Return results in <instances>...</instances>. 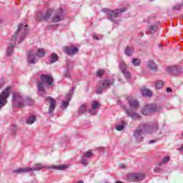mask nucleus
Listing matches in <instances>:
<instances>
[{"instance_id":"obj_1","label":"nucleus","mask_w":183,"mask_h":183,"mask_svg":"<svg viewBox=\"0 0 183 183\" xmlns=\"http://www.w3.org/2000/svg\"><path fill=\"white\" fill-rule=\"evenodd\" d=\"M153 129V132H155L158 131V123H154L152 126L149 124H142L139 126L137 129L134 132V137L136 138L137 142H142L144 141V137H142V134L147 132V131L149 134H152L151 130Z\"/></svg>"},{"instance_id":"obj_2","label":"nucleus","mask_w":183,"mask_h":183,"mask_svg":"<svg viewBox=\"0 0 183 183\" xmlns=\"http://www.w3.org/2000/svg\"><path fill=\"white\" fill-rule=\"evenodd\" d=\"M12 105L14 108H23L25 105H34V100L31 98H25L19 92L12 93Z\"/></svg>"},{"instance_id":"obj_3","label":"nucleus","mask_w":183,"mask_h":183,"mask_svg":"<svg viewBox=\"0 0 183 183\" xmlns=\"http://www.w3.org/2000/svg\"><path fill=\"white\" fill-rule=\"evenodd\" d=\"M41 81L37 83V88L39 95L40 97H45L46 92L45 91V87L51 86L54 82V79L52 76L47 74H41Z\"/></svg>"},{"instance_id":"obj_4","label":"nucleus","mask_w":183,"mask_h":183,"mask_svg":"<svg viewBox=\"0 0 183 183\" xmlns=\"http://www.w3.org/2000/svg\"><path fill=\"white\" fill-rule=\"evenodd\" d=\"M22 28H24V24H20L18 26V29L15 34L11 36L10 39V43L9 44V46L7 48V55L8 56H11L12 55V52H14V46H15V44H16V38L18 37V35H19V33L22 30Z\"/></svg>"},{"instance_id":"obj_5","label":"nucleus","mask_w":183,"mask_h":183,"mask_svg":"<svg viewBox=\"0 0 183 183\" xmlns=\"http://www.w3.org/2000/svg\"><path fill=\"white\" fill-rule=\"evenodd\" d=\"M42 58V56H45V50L44 49H38L37 50H31L29 52V64H35L36 61V57Z\"/></svg>"},{"instance_id":"obj_6","label":"nucleus","mask_w":183,"mask_h":183,"mask_svg":"<svg viewBox=\"0 0 183 183\" xmlns=\"http://www.w3.org/2000/svg\"><path fill=\"white\" fill-rule=\"evenodd\" d=\"M162 107L161 106H157V104H147L144 106L142 111L143 115H151L152 112H161Z\"/></svg>"},{"instance_id":"obj_7","label":"nucleus","mask_w":183,"mask_h":183,"mask_svg":"<svg viewBox=\"0 0 183 183\" xmlns=\"http://www.w3.org/2000/svg\"><path fill=\"white\" fill-rule=\"evenodd\" d=\"M104 14H107L109 19L110 21H114V18H118L121 15V14L127 11V8H123L120 9H116V10H109L108 9H104L102 10Z\"/></svg>"},{"instance_id":"obj_8","label":"nucleus","mask_w":183,"mask_h":183,"mask_svg":"<svg viewBox=\"0 0 183 183\" xmlns=\"http://www.w3.org/2000/svg\"><path fill=\"white\" fill-rule=\"evenodd\" d=\"M100 84L102 85V87L98 86V88L97 89V94H102L103 89H107V88H109V86H111V85H114V79L107 78V79H103L100 82Z\"/></svg>"},{"instance_id":"obj_9","label":"nucleus","mask_w":183,"mask_h":183,"mask_svg":"<svg viewBox=\"0 0 183 183\" xmlns=\"http://www.w3.org/2000/svg\"><path fill=\"white\" fill-rule=\"evenodd\" d=\"M9 94H11V86H8L4 91L0 94V109L2 107H5L8 101H6V98L9 97Z\"/></svg>"},{"instance_id":"obj_10","label":"nucleus","mask_w":183,"mask_h":183,"mask_svg":"<svg viewBox=\"0 0 183 183\" xmlns=\"http://www.w3.org/2000/svg\"><path fill=\"white\" fill-rule=\"evenodd\" d=\"M54 12V9H49L46 10L45 13L40 12L36 17V21H47L49 18H51V15H52Z\"/></svg>"},{"instance_id":"obj_11","label":"nucleus","mask_w":183,"mask_h":183,"mask_svg":"<svg viewBox=\"0 0 183 183\" xmlns=\"http://www.w3.org/2000/svg\"><path fill=\"white\" fill-rule=\"evenodd\" d=\"M145 178V175L142 173L139 174H129L127 175V179L128 181H130V182H138L139 181H142Z\"/></svg>"},{"instance_id":"obj_12","label":"nucleus","mask_w":183,"mask_h":183,"mask_svg":"<svg viewBox=\"0 0 183 183\" xmlns=\"http://www.w3.org/2000/svg\"><path fill=\"white\" fill-rule=\"evenodd\" d=\"M169 75H179L182 72V67L179 66H172L167 67L166 69Z\"/></svg>"},{"instance_id":"obj_13","label":"nucleus","mask_w":183,"mask_h":183,"mask_svg":"<svg viewBox=\"0 0 183 183\" xmlns=\"http://www.w3.org/2000/svg\"><path fill=\"white\" fill-rule=\"evenodd\" d=\"M46 101L47 102H50V106L49 108V114L52 117H54L52 114L54 113V111H55V107H56V101L51 97L46 98Z\"/></svg>"},{"instance_id":"obj_14","label":"nucleus","mask_w":183,"mask_h":183,"mask_svg":"<svg viewBox=\"0 0 183 183\" xmlns=\"http://www.w3.org/2000/svg\"><path fill=\"white\" fill-rule=\"evenodd\" d=\"M64 51L68 55H75V54H78V52H79V49H78L75 46L64 47Z\"/></svg>"},{"instance_id":"obj_15","label":"nucleus","mask_w":183,"mask_h":183,"mask_svg":"<svg viewBox=\"0 0 183 183\" xmlns=\"http://www.w3.org/2000/svg\"><path fill=\"white\" fill-rule=\"evenodd\" d=\"M64 19V10L62 9H59L54 16L52 18V21L54 22H59Z\"/></svg>"},{"instance_id":"obj_16","label":"nucleus","mask_w":183,"mask_h":183,"mask_svg":"<svg viewBox=\"0 0 183 183\" xmlns=\"http://www.w3.org/2000/svg\"><path fill=\"white\" fill-rule=\"evenodd\" d=\"M101 107V104H99V102H93L92 104V109H89L87 110V112H89V114H91V115H95V114H97V109H98V108Z\"/></svg>"},{"instance_id":"obj_17","label":"nucleus","mask_w":183,"mask_h":183,"mask_svg":"<svg viewBox=\"0 0 183 183\" xmlns=\"http://www.w3.org/2000/svg\"><path fill=\"white\" fill-rule=\"evenodd\" d=\"M120 69L127 79H129L131 78V74L127 70V65L125 64H121Z\"/></svg>"},{"instance_id":"obj_18","label":"nucleus","mask_w":183,"mask_h":183,"mask_svg":"<svg viewBox=\"0 0 183 183\" xmlns=\"http://www.w3.org/2000/svg\"><path fill=\"white\" fill-rule=\"evenodd\" d=\"M127 117H129L132 119H134L135 121H139L141 119V116L135 112H131L130 111H127Z\"/></svg>"},{"instance_id":"obj_19","label":"nucleus","mask_w":183,"mask_h":183,"mask_svg":"<svg viewBox=\"0 0 183 183\" xmlns=\"http://www.w3.org/2000/svg\"><path fill=\"white\" fill-rule=\"evenodd\" d=\"M13 172L15 174H26V172H31V167L16 169Z\"/></svg>"},{"instance_id":"obj_20","label":"nucleus","mask_w":183,"mask_h":183,"mask_svg":"<svg viewBox=\"0 0 183 183\" xmlns=\"http://www.w3.org/2000/svg\"><path fill=\"white\" fill-rule=\"evenodd\" d=\"M49 168H51V169H59V171H64V169L69 168V164H61L58 166L51 165Z\"/></svg>"},{"instance_id":"obj_21","label":"nucleus","mask_w":183,"mask_h":183,"mask_svg":"<svg viewBox=\"0 0 183 183\" xmlns=\"http://www.w3.org/2000/svg\"><path fill=\"white\" fill-rule=\"evenodd\" d=\"M44 168H48V167L42 164H36L33 167H31V171H41V169H44Z\"/></svg>"},{"instance_id":"obj_22","label":"nucleus","mask_w":183,"mask_h":183,"mask_svg":"<svg viewBox=\"0 0 183 183\" xmlns=\"http://www.w3.org/2000/svg\"><path fill=\"white\" fill-rule=\"evenodd\" d=\"M130 108H134V109H138L139 108V103L135 99H132L129 102Z\"/></svg>"},{"instance_id":"obj_23","label":"nucleus","mask_w":183,"mask_h":183,"mask_svg":"<svg viewBox=\"0 0 183 183\" xmlns=\"http://www.w3.org/2000/svg\"><path fill=\"white\" fill-rule=\"evenodd\" d=\"M26 34H28V25L24 26L23 34L19 36V38H20L19 42L20 43L22 41H24V39H25V37L26 36Z\"/></svg>"},{"instance_id":"obj_24","label":"nucleus","mask_w":183,"mask_h":183,"mask_svg":"<svg viewBox=\"0 0 183 183\" xmlns=\"http://www.w3.org/2000/svg\"><path fill=\"white\" fill-rule=\"evenodd\" d=\"M142 95L143 97H152V92L149 89H144L142 91Z\"/></svg>"},{"instance_id":"obj_25","label":"nucleus","mask_w":183,"mask_h":183,"mask_svg":"<svg viewBox=\"0 0 183 183\" xmlns=\"http://www.w3.org/2000/svg\"><path fill=\"white\" fill-rule=\"evenodd\" d=\"M125 54L127 55V56H131L132 54H134V47H127L125 50Z\"/></svg>"},{"instance_id":"obj_26","label":"nucleus","mask_w":183,"mask_h":183,"mask_svg":"<svg viewBox=\"0 0 183 183\" xmlns=\"http://www.w3.org/2000/svg\"><path fill=\"white\" fill-rule=\"evenodd\" d=\"M148 66L150 69H152V71H157V69H158V67H157V64H155L154 61H149Z\"/></svg>"},{"instance_id":"obj_27","label":"nucleus","mask_w":183,"mask_h":183,"mask_svg":"<svg viewBox=\"0 0 183 183\" xmlns=\"http://www.w3.org/2000/svg\"><path fill=\"white\" fill-rule=\"evenodd\" d=\"M124 128H125V122L122 121V124H117L115 126V129H117V131H122L124 129Z\"/></svg>"},{"instance_id":"obj_28","label":"nucleus","mask_w":183,"mask_h":183,"mask_svg":"<svg viewBox=\"0 0 183 183\" xmlns=\"http://www.w3.org/2000/svg\"><path fill=\"white\" fill-rule=\"evenodd\" d=\"M36 119V116H30L27 119V124H29V125H32V124L35 122Z\"/></svg>"},{"instance_id":"obj_29","label":"nucleus","mask_w":183,"mask_h":183,"mask_svg":"<svg viewBox=\"0 0 183 183\" xmlns=\"http://www.w3.org/2000/svg\"><path fill=\"white\" fill-rule=\"evenodd\" d=\"M132 64H133V65L134 66H139V65H141V59H133L132 60Z\"/></svg>"},{"instance_id":"obj_30","label":"nucleus","mask_w":183,"mask_h":183,"mask_svg":"<svg viewBox=\"0 0 183 183\" xmlns=\"http://www.w3.org/2000/svg\"><path fill=\"white\" fill-rule=\"evenodd\" d=\"M149 31L151 34H155L158 31V27L156 25L150 26L149 27Z\"/></svg>"},{"instance_id":"obj_31","label":"nucleus","mask_w":183,"mask_h":183,"mask_svg":"<svg viewBox=\"0 0 183 183\" xmlns=\"http://www.w3.org/2000/svg\"><path fill=\"white\" fill-rule=\"evenodd\" d=\"M164 86V82L161 80H158L155 83V87L157 88V89H161Z\"/></svg>"},{"instance_id":"obj_32","label":"nucleus","mask_w":183,"mask_h":183,"mask_svg":"<svg viewBox=\"0 0 183 183\" xmlns=\"http://www.w3.org/2000/svg\"><path fill=\"white\" fill-rule=\"evenodd\" d=\"M58 61V55L55 53H53L51 56V64H54Z\"/></svg>"},{"instance_id":"obj_33","label":"nucleus","mask_w":183,"mask_h":183,"mask_svg":"<svg viewBox=\"0 0 183 183\" xmlns=\"http://www.w3.org/2000/svg\"><path fill=\"white\" fill-rule=\"evenodd\" d=\"M86 104H83L82 106H81L79 109V114H84V112H86Z\"/></svg>"},{"instance_id":"obj_34","label":"nucleus","mask_w":183,"mask_h":183,"mask_svg":"<svg viewBox=\"0 0 183 183\" xmlns=\"http://www.w3.org/2000/svg\"><path fill=\"white\" fill-rule=\"evenodd\" d=\"M169 157H164L163 160L159 163V165H164V164H167V162H169Z\"/></svg>"},{"instance_id":"obj_35","label":"nucleus","mask_w":183,"mask_h":183,"mask_svg":"<svg viewBox=\"0 0 183 183\" xmlns=\"http://www.w3.org/2000/svg\"><path fill=\"white\" fill-rule=\"evenodd\" d=\"M93 155L92 152L91 151L86 152L83 157L84 158H91V157Z\"/></svg>"},{"instance_id":"obj_36","label":"nucleus","mask_w":183,"mask_h":183,"mask_svg":"<svg viewBox=\"0 0 183 183\" xmlns=\"http://www.w3.org/2000/svg\"><path fill=\"white\" fill-rule=\"evenodd\" d=\"M69 105V102L68 101H64L62 102L61 108L63 109H65Z\"/></svg>"},{"instance_id":"obj_37","label":"nucleus","mask_w":183,"mask_h":183,"mask_svg":"<svg viewBox=\"0 0 183 183\" xmlns=\"http://www.w3.org/2000/svg\"><path fill=\"white\" fill-rule=\"evenodd\" d=\"M104 74H105V71H104V70H98L97 71V76H99V77H101V76H102L103 75H104Z\"/></svg>"},{"instance_id":"obj_38","label":"nucleus","mask_w":183,"mask_h":183,"mask_svg":"<svg viewBox=\"0 0 183 183\" xmlns=\"http://www.w3.org/2000/svg\"><path fill=\"white\" fill-rule=\"evenodd\" d=\"M183 5L182 4H178V5H176L173 7V9H175L176 11H179V9L181 8H182Z\"/></svg>"},{"instance_id":"obj_39","label":"nucleus","mask_w":183,"mask_h":183,"mask_svg":"<svg viewBox=\"0 0 183 183\" xmlns=\"http://www.w3.org/2000/svg\"><path fill=\"white\" fill-rule=\"evenodd\" d=\"M81 164H83V165H88V160L81 159Z\"/></svg>"},{"instance_id":"obj_40","label":"nucleus","mask_w":183,"mask_h":183,"mask_svg":"<svg viewBox=\"0 0 183 183\" xmlns=\"http://www.w3.org/2000/svg\"><path fill=\"white\" fill-rule=\"evenodd\" d=\"M64 76H65L66 78H69L70 74H69V71H66L64 73Z\"/></svg>"},{"instance_id":"obj_41","label":"nucleus","mask_w":183,"mask_h":183,"mask_svg":"<svg viewBox=\"0 0 183 183\" xmlns=\"http://www.w3.org/2000/svg\"><path fill=\"white\" fill-rule=\"evenodd\" d=\"M119 168H121L122 169H125V168H127V166L124 164H122L119 165Z\"/></svg>"},{"instance_id":"obj_42","label":"nucleus","mask_w":183,"mask_h":183,"mask_svg":"<svg viewBox=\"0 0 183 183\" xmlns=\"http://www.w3.org/2000/svg\"><path fill=\"white\" fill-rule=\"evenodd\" d=\"M3 85H5V81L4 80H0V88H2Z\"/></svg>"},{"instance_id":"obj_43","label":"nucleus","mask_w":183,"mask_h":183,"mask_svg":"<svg viewBox=\"0 0 183 183\" xmlns=\"http://www.w3.org/2000/svg\"><path fill=\"white\" fill-rule=\"evenodd\" d=\"M154 171L155 172H159V171H161V168H159V167H156V168L154 169Z\"/></svg>"},{"instance_id":"obj_44","label":"nucleus","mask_w":183,"mask_h":183,"mask_svg":"<svg viewBox=\"0 0 183 183\" xmlns=\"http://www.w3.org/2000/svg\"><path fill=\"white\" fill-rule=\"evenodd\" d=\"M167 92H172V89L169 87L167 88Z\"/></svg>"},{"instance_id":"obj_45","label":"nucleus","mask_w":183,"mask_h":183,"mask_svg":"<svg viewBox=\"0 0 183 183\" xmlns=\"http://www.w3.org/2000/svg\"><path fill=\"white\" fill-rule=\"evenodd\" d=\"M154 142H157V141H155V140H150L149 142V144H154Z\"/></svg>"},{"instance_id":"obj_46","label":"nucleus","mask_w":183,"mask_h":183,"mask_svg":"<svg viewBox=\"0 0 183 183\" xmlns=\"http://www.w3.org/2000/svg\"><path fill=\"white\" fill-rule=\"evenodd\" d=\"M94 39H97V41H99V38H98V36H94Z\"/></svg>"},{"instance_id":"obj_47","label":"nucleus","mask_w":183,"mask_h":183,"mask_svg":"<svg viewBox=\"0 0 183 183\" xmlns=\"http://www.w3.org/2000/svg\"><path fill=\"white\" fill-rule=\"evenodd\" d=\"M179 151H183V144H182V147L179 148Z\"/></svg>"},{"instance_id":"obj_48","label":"nucleus","mask_w":183,"mask_h":183,"mask_svg":"<svg viewBox=\"0 0 183 183\" xmlns=\"http://www.w3.org/2000/svg\"><path fill=\"white\" fill-rule=\"evenodd\" d=\"M67 97L69 98V99H71V94H68Z\"/></svg>"},{"instance_id":"obj_49","label":"nucleus","mask_w":183,"mask_h":183,"mask_svg":"<svg viewBox=\"0 0 183 183\" xmlns=\"http://www.w3.org/2000/svg\"><path fill=\"white\" fill-rule=\"evenodd\" d=\"M2 22V19H0V24Z\"/></svg>"},{"instance_id":"obj_50","label":"nucleus","mask_w":183,"mask_h":183,"mask_svg":"<svg viewBox=\"0 0 183 183\" xmlns=\"http://www.w3.org/2000/svg\"><path fill=\"white\" fill-rule=\"evenodd\" d=\"M119 81H121V79H119Z\"/></svg>"}]
</instances>
